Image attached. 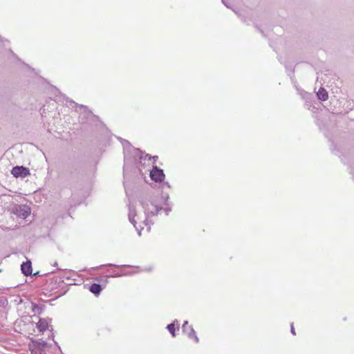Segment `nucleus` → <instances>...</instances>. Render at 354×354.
Here are the masks:
<instances>
[{
	"label": "nucleus",
	"instance_id": "nucleus-9",
	"mask_svg": "<svg viewBox=\"0 0 354 354\" xmlns=\"http://www.w3.org/2000/svg\"><path fill=\"white\" fill-rule=\"evenodd\" d=\"M37 328L40 332H44L48 328V322L46 319L40 318L37 324Z\"/></svg>",
	"mask_w": 354,
	"mask_h": 354
},
{
	"label": "nucleus",
	"instance_id": "nucleus-19",
	"mask_svg": "<svg viewBox=\"0 0 354 354\" xmlns=\"http://www.w3.org/2000/svg\"><path fill=\"white\" fill-rule=\"evenodd\" d=\"M290 331H291V333H292V335H295L296 334L295 330V328H294V326H293V323H292V324H290Z\"/></svg>",
	"mask_w": 354,
	"mask_h": 354
},
{
	"label": "nucleus",
	"instance_id": "nucleus-18",
	"mask_svg": "<svg viewBox=\"0 0 354 354\" xmlns=\"http://www.w3.org/2000/svg\"><path fill=\"white\" fill-rule=\"evenodd\" d=\"M128 273L121 274L119 272H114L113 274L108 276V277H120L122 275H126Z\"/></svg>",
	"mask_w": 354,
	"mask_h": 354
},
{
	"label": "nucleus",
	"instance_id": "nucleus-15",
	"mask_svg": "<svg viewBox=\"0 0 354 354\" xmlns=\"http://www.w3.org/2000/svg\"><path fill=\"white\" fill-rule=\"evenodd\" d=\"M31 354H46L45 350L41 347H35L31 350Z\"/></svg>",
	"mask_w": 354,
	"mask_h": 354
},
{
	"label": "nucleus",
	"instance_id": "nucleus-3",
	"mask_svg": "<svg viewBox=\"0 0 354 354\" xmlns=\"http://www.w3.org/2000/svg\"><path fill=\"white\" fill-rule=\"evenodd\" d=\"M12 212L17 217L24 219L30 214V208L26 205H17L13 207Z\"/></svg>",
	"mask_w": 354,
	"mask_h": 354
},
{
	"label": "nucleus",
	"instance_id": "nucleus-17",
	"mask_svg": "<svg viewBox=\"0 0 354 354\" xmlns=\"http://www.w3.org/2000/svg\"><path fill=\"white\" fill-rule=\"evenodd\" d=\"M47 345H48L47 342L45 341H43L41 342H39L35 347H41V348H43L44 350H45V348L47 346Z\"/></svg>",
	"mask_w": 354,
	"mask_h": 354
},
{
	"label": "nucleus",
	"instance_id": "nucleus-14",
	"mask_svg": "<svg viewBox=\"0 0 354 354\" xmlns=\"http://www.w3.org/2000/svg\"><path fill=\"white\" fill-rule=\"evenodd\" d=\"M162 198L165 199V204L168 206V203H167V201L169 199V195L167 194H166L165 195H163L162 196ZM165 213L167 215L169 214V212H170L171 211V208L170 207H166L165 209H164Z\"/></svg>",
	"mask_w": 354,
	"mask_h": 354
},
{
	"label": "nucleus",
	"instance_id": "nucleus-10",
	"mask_svg": "<svg viewBox=\"0 0 354 354\" xmlns=\"http://www.w3.org/2000/svg\"><path fill=\"white\" fill-rule=\"evenodd\" d=\"M102 290L101 285L95 283H93L89 288V290L96 296L100 294Z\"/></svg>",
	"mask_w": 354,
	"mask_h": 354
},
{
	"label": "nucleus",
	"instance_id": "nucleus-6",
	"mask_svg": "<svg viewBox=\"0 0 354 354\" xmlns=\"http://www.w3.org/2000/svg\"><path fill=\"white\" fill-rule=\"evenodd\" d=\"M150 177L155 182H162L165 178V174L162 169L157 166H153V169L150 171Z\"/></svg>",
	"mask_w": 354,
	"mask_h": 354
},
{
	"label": "nucleus",
	"instance_id": "nucleus-16",
	"mask_svg": "<svg viewBox=\"0 0 354 354\" xmlns=\"http://www.w3.org/2000/svg\"><path fill=\"white\" fill-rule=\"evenodd\" d=\"M79 106H80V108L81 109H83V110H84V112L82 113V114H83L84 115L87 116V115H91V113L90 111H87V110H86V107L85 106H84V105H80Z\"/></svg>",
	"mask_w": 354,
	"mask_h": 354
},
{
	"label": "nucleus",
	"instance_id": "nucleus-25",
	"mask_svg": "<svg viewBox=\"0 0 354 354\" xmlns=\"http://www.w3.org/2000/svg\"><path fill=\"white\" fill-rule=\"evenodd\" d=\"M57 266V262H55L54 266Z\"/></svg>",
	"mask_w": 354,
	"mask_h": 354
},
{
	"label": "nucleus",
	"instance_id": "nucleus-13",
	"mask_svg": "<svg viewBox=\"0 0 354 354\" xmlns=\"http://www.w3.org/2000/svg\"><path fill=\"white\" fill-rule=\"evenodd\" d=\"M175 323L178 326V320H175L173 323H171L167 325V329L169 331L172 337H176V329H175Z\"/></svg>",
	"mask_w": 354,
	"mask_h": 354
},
{
	"label": "nucleus",
	"instance_id": "nucleus-21",
	"mask_svg": "<svg viewBox=\"0 0 354 354\" xmlns=\"http://www.w3.org/2000/svg\"><path fill=\"white\" fill-rule=\"evenodd\" d=\"M113 266V267H120L119 266H117V265H115V264H112V263H108L106 265H102L101 266V267L102 266Z\"/></svg>",
	"mask_w": 354,
	"mask_h": 354
},
{
	"label": "nucleus",
	"instance_id": "nucleus-20",
	"mask_svg": "<svg viewBox=\"0 0 354 354\" xmlns=\"http://www.w3.org/2000/svg\"><path fill=\"white\" fill-rule=\"evenodd\" d=\"M66 102H68L70 104H74L76 106H77V104L72 100H69L68 97L66 98Z\"/></svg>",
	"mask_w": 354,
	"mask_h": 354
},
{
	"label": "nucleus",
	"instance_id": "nucleus-24",
	"mask_svg": "<svg viewBox=\"0 0 354 354\" xmlns=\"http://www.w3.org/2000/svg\"><path fill=\"white\" fill-rule=\"evenodd\" d=\"M121 267H129V266H127V265H122V266H120Z\"/></svg>",
	"mask_w": 354,
	"mask_h": 354
},
{
	"label": "nucleus",
	"instance_id": "nucleus-12",
	"mask_svg": "<svg viewBox=\"0 0 354 354\" xmlns=\"http://www.w3.org/2000/svg\"><path fill=\"white\" fill-rule=\"evenodd\" d=\"M45 306L44 305L39 306L37 304L32 303V310L35 314L40 315L44 310Z\"/></svg>",
	"mask_w": 354,
	"mask_h": 354
},
{
	"label": "nucleus",
	"instance_id": "nucleus-5",
	"mask_svg": "<svg viewBox=\"0 0 354 354\" xmlns=\"http://www.w3.org/2000/svg\"><path fill=\"white\" fill-rule=\"evenodd\" d=\"M11 174L16 178H25L30 175V170L24 166H15L12 169Z\"/></svg>",
	"mask_w": 354,
	"mask_h": 354
},
{
	"label": "nucleus",
	"instance_id": "nucleus-2",
	"mask_svg": "<svg viewBox=\"0 0 354 354\" xmlns=\"http://www.w3.org/2000/svg\"><path fill=\"white\" fill-rule=\"evenodd\" d=\"M139 203L144 209L145 220L144 221L146 225H149V218L156 216L162 209V207L158 203L157 197L149 194H142L139 197Z\"/></svg>",
	"mask_w": 354,
	"mask_h": 354
},
{
	"label": "nucleus",
	"instance_id": "nucleus-1",
	"mask_svg": "<svg viewBox=\"0 0 354 354\" xmlns=\"http://www.w3.org/2000/svg\"><path fill=\"white\" fill-rule=\"evenodd\" d=\"M122 143V145L124 147V167H123V175H124L123 184H124V187H126V184L127 183V180L130 177V172H131V171L133 172V174L138 180H142V179L145 178V176L144 174L142 173V171L140 169H138L137 167H136L133 165V160H131V158L127 157V151H130L131 149H133V151L135 152V153L136 155L140 156V160H142V159L145 160L146 158L148 157L149 160L153 159V162H155L158 159V156H154L153 157H151V156H149V154H146L145 157L144 158L142 156V152L139 149L133 148L129 141L124 140Z\"/></svg>",
	"mask_w": 354,
	"mask_h": 354
},
{
	"label": "nucleus",
	"instance_id": "nucleus-7",
	"mask_svg": "<svg viewBox=\"0 0 354 354\" xmlns=\"http://www.w3.org/2000/svg\"><path fill=\"white\" fill-rule=\"evenodd\" d=\"M136 216V209L134 206H129V220L133 225L136 229L138 230V234H141V230H138L136 225V221L134 217Z\"/></svg>",
	"mask_w": 354,
	"mask_h": 354
},
{
	"label": "nucleus",
	"instance_id": "nucleus-23",
	"mask_svg": "<svg viewBox=\"0 0 354 354\" xmlns=\"http://www.w3.org/2000/svg\"><path fill=\"white\" fill-rule=\"evenodd\" d=\"M164 185H166L167 187H170L169 183H165Z\"/></svg>",
	"mask_w": 354,
	"mask_h": 354
},
{
	"label": "nucleus",
	"instance_id": "nucleus-4",
	"mask_svg": "<svg viewBox=\"0 0 354 354\" xmlns=\"http://www.w3.org/2000/svg\"><path fill=\"white\" fill-rule=\"evenodd\" d=\"M183 332L186 333L189 339H193L195 342L198 343L199 339L196 335V331L194 330L192 326H188V322L185 321L182 326Z\"/></svg>",
	"mask_w": 354,
	"mask_h": 354
},
{
	"label": "nucleus",
	"instance_id": "nucleus-8",
	"mask_svg": "<svg viewBox=\"0 0 354 354\" xmlns=\"http://www.w3.org/2000/svg\"><path fill=\"white\" fill-rule=\"evenodd\" d=\"M21 272L25 275V276H29L32 274V263L30 262V261H27L26 262H24L21 265Z\"/></svg>",
	"mask_w": 354,
	"mask_h": 354
},
{
	"label": "nucleus",
	"instance_id": "nucleus-26",
	"mask_svg": "<svg viewBox=\"0 0 354 354\" xmlns=\"http://www.w3.org/2000/svg\"><path fill=\"white\" fill-rule=\"evenodd\" d=\"M38 274H39V272H37L35 273L34 275H38Z\"/></svg>",
	"mask_w": 354,
	"mask_h": 354
},
{
	"label": "nucleus",
	"instance_id": "nucleus-11",
	"mask_svg": "<svg viewBox=\"0 0 354 354\" xmlns=\"http://www.w3.org/2000/svg\"><path fill=\"white\" fill-rule=\"evenodd\" d=\"M317 95L318 98L322 101H326L328 97V92L324 88H320L319 89L318 92L317 93Z\"/></svg>",
	"mask_w": 354,
	"mask_h": 354
},
{
	"label": "nucleus",
	"instance_id": "nucleus-22",
	"mask_svg": "<svg viewBox=\"0 0 354 354\" xmlns=\"http://www.w3.org/2000/svg\"><path fill=\"white\" fill-rule=\"evenodd\" d=\"M222 2L224 5L226 6L227 8H230V6L227 3V2L225 1V0H222Z\"/></svg>",
	"mask_w": 354,
	"mask_h": 354
}]
</instances>
